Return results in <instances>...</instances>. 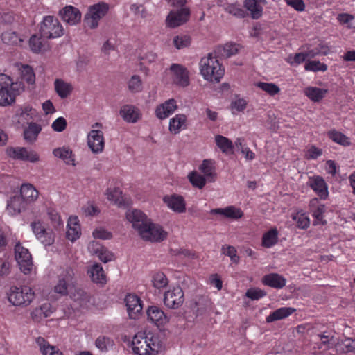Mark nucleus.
Here are the masks:
<instances>
[{
    "label": "nucleus",
    "mask_w": 355,
    "mask_h": 355,
    "mask_svg": "<svg viewBox=\"0 0 355 355\" xmlns=\"http://www.w3.org/2000/svg\"><path fill=\"white\" fill-rule=\"evenodd\" d=\"M200 72L203 78L211 83H219L224 76L225 69L216 56L209 53L200 62Z\"/></svg>",
    "instance_id": "obj_1"
},
{
    "label": "nucleus",
    "mask_w": 355,
    "mask_h": 355,
    "mask_svg": "<svg viewBox=\"0 0 355 355\" xmlns=\"http://www.w3.org/2000/svg\"><path fill=\"white\" fill-rule=\"evenodd\" d=\"M132 349L137 355H157L159 346L154 342L152 337L137 334L132 341Z\"/></svg>",
    "instance_id": "obj_2"
},
{
    "label": "nucleus",
    "mask_w": 355,
    "mask_h": 355,
    "mask_svg": "<svg viewBox=\"0 0 355 355\" xmlns=\"http://www.w3.org/2000/svg\"><path fill=\"white\" fill-rule=\"evenodd\" d=\"M108 10L109 6L104 2L89 6L83 18L85 27L92 30L97 28L100 21L107 15Z\"/></svg>",
    "instance_id": "obj_3"
},
{
    "label": "nucleus",
    "mask_w": 355,
    "mask_h": 355,
    "mask_svg": "<svg viewBox=\"0 0 355 355\" xmlns=\"http://www.w3.org/2000/svg\"><path fill=\"white\" fill-rule=\"evenodd\" d=\"M35 293L32 288L24 286H11L8 293V300L14 306H27L34 299Z\"/></svg>",
    "instance_id": "obj_4"
},
{
    "label": "nucleus",
    "mask_w": 355,
    "mask_h": 355,
    "mask_svg": "<svg viewBox=\"0 0 355 355\" xmlns=\"http://www.w3.org/2000/svg\"><path fill=\"white\" fill-rule=\"evenodd\" d=\"M40 31L45 38H57L64 34L62 26L57 18L48 15L43 18Z\"/></svg>",
    "instance_id": "obj_5"
},
{
    "label": "nucleus",
    "mask_w": 355,
    "mask_h": 355,
    "mask_svg": "<svg viewBox=\"0 0 355 355\" xmlns=\"http://www.w3.org/2000/svg\"><path fill=\"white\" fill-rule=\"evenodd\" d=\"M141 238L147 241L161 242L167 238V232L159 225L149 220L139 232Z\"/></svg>",
    "instance_id": "obj_6"
},
{
    "label": "nucleus",
    "mask_w": 355,
    "mask_h": 355,
    "mask_svg": "<svg viewBox=\"0 0 355 355\" xmlns=\"http://www.w3.org/2000/svg\"><path fill=\"white\" fill-rule=\"evenodd\" d=\"M92 128V129L88 132L87 137L88 147L93 153H101L105 146L103 132L101 130L102 124L95 123Z\"/></svg>",
    "instance_id": "obj_7"
},
{
    "label": "nucleus",
    "mask_w": 355,
    "mask_h": 355,
    "mask_svg": "<svg viewBox=\"0 0 355 355\" xmlns=\"http://www.w3.org/2000/svg\"><path fill=\"white\" fill-rule=\"evenodd\" d=\"M15 257L21 271L25 275L30 273L33 267L31 254L19 242L15 246Z\"/></svg>",
    "instance_id": "obj_8"
},
{
    "label": "nucleus",
    "mask_w": 355,
    "mask_h": 355,
    "mask_svg": "<svg viewBox=\"0 0 355 355\" xmlns=\"http://www.w3.org/2000/svg\"><path fill=\"white\" fill-rule=\"evenodd\" d=\"M31 227L36 238L44 246H50L53 244L55 235L51 229H46L40 221L32 222Z\"/></svg>",
    "instance_id": "obj_9"
},
{
    "label": "nucleus",
    "mask_w": 355,
    "mask_h": 355,
    "mask_svg": "<svg viewBox=\"0 0 355 355\" xmlns=\"http://www.w3.org/2000/svg\"><path fill=\"white\" fill-rule=\"evenodd\" d=\"M189 308L196 317L202 316L211 309V301L207 295H196L190 300Z\"/></svg>",
    "instance_id": "obj_10"
},
{
    "label": "nucleus",
    "mask_w": 355,
    "mask_h": 355,
    "mask_svg": "<svg viewBox=\"0 0 355 355\" xmlns=\"http://www.w3.org/2000/svg\"><path fill=\"white\" fill-rule=\"evenodd\" d=\"M172 82L181 87H186L189 85V77L187 69L181 64H172L169 68Z\"/></svg>",
    "instance_id": "obj_11"
},
{
    "label": "nucleus",
    "mask_w": 355,
    "mask_h": 355,
    "mask_svg": "<svg viewBox=\"0 0 355 355\" xmlns=\"http://www.w3.org/2000/svg\"><path fill=\"white\" fill-rule=\"evenodd\" d=\"M184 302V292L180 286L173 287L164 293V304L173 309H178Z\"/></svg>",
    "instance_id": "obj_12"
},
{
    "label": "nucleus",
    "mask_w": 355,
    "mask_h": 355,
    "mask_svg": "<svg viewBox=\"0 0 355 355\" xmlns=\"http://www.w3.org/2000/svg\"><path fill=\"white\" fill-rule=\"evenodd\" d=\"M190 16L189 8H182L177 10H172L168 15L166 24L169 28H176L186 23Z\"/></svg>",
    "instance_id": "obj_13"
},
{
    "label": "nucleus",
    "mask_w": 355,
    "mask_h": 355,
    "mask_svg": "<svg viewBox=\"0 0 355 355\" xmlns=\"http://www.w3.org/2000/svg\"><path fill=\"white\" fill-rule=\"evenodd\" d=\"M125 306L130 318L137 319L142 311V301L135 294L128 293L125 297Z\"/></svg>",
    "instance_id": "obj_14"
},
{
    "label": "nucleus",
    "mask_w": 355,
    "mask_h": 355,
    "mask_svg": "<svg viewBox=\"0 0 355 355\" xmlns=\"http://www.w3.org/2000/svg\"><path fill=\"white\" fill-rule=\"evenodd\" d=\"M59 14L64 22L71 26L76 25L81 20V12L78 8L72 6H66L60 10Z\"/></svg>",
    "instance_id": "obj_15"
},
{
    "label": "nucleus",
    "mask_w": 355,
    "mask_h": 355,
    "mask_svg": "<svg viewBox=\"0 0 355 355\" xmlns=\"http://www.w3.org/2000/svg\"><path fill=\"white\" fill-rule=\"evenodd\" d=\"M74 276L73 270L71 268H67L60 275L58 284L54 287V291L62 295L68 294V284L71 282Z\"/></svg>",
    "instance_id": "obj_16"
},
{
    "label": "nucleus",
    "mask_w": 355,
    "mask_h": 355,
    "mask_svg": "<svg viewBox=\"0 0 355 355\" xmlns=\"http://www.w3.org/2000/svg\"><path fill=\"white\" fill-rule=\"evenodd\" d=\"M126 218L132 223V227L137 232L150 220L144 212L138 209L128 211Z\"/></svg>",
    "instance_id": "obj_17"
},
{
    "label": "nucleus",
    "mask_w": 355,
    "mask_h": 355,
    "mask_svg": "<svg viewBox=\"0 0 355 355\" xmlns=\"http://www.w3.org/2000/svg\"><path fill=\"white\" fill-rule=\"evenodd\" d=\"M35 114V110L34 109L29 105H25L17 110L13 116V121L21 126H24L33 119Z\"/></svg>",
    "instance_id": "obj_18"
},
{
    "label": "nucleus",
    "mask_w": 355,
    "mask_h": 355,
    "mask_svg": "<svg viewBox=\"0 0 355 355\" xmlns=\"http://www.w3.org/2000/svg\"><path fill=\"white\" fill-rule=\"evenodd\" d=\"M119 113L122 119L127 123H135L141 118L140 110L132 105L122 106Z\"/></svg>",
    "instance_id": "obj_19"
},
{
    "label": "nucleus",
    "mask_w": 355,
    "mask_h": 355,
    "mask_svg": "<svg viewBox=\"0 0 355 355\" xmlns=\"http://www.w3.org/2000/svg\"><path fill=\"white\" fill-rule=\"evenodd\" d=\"M163 201L175 212L181 214L186 211V203L182 196L177 194L165 196L163 198Z\"/></svg>",
    "instance_id": "obj_20"
},
{
    "label": "nucleus",
    "mask_w": 355,
    "mask_h": 355,
    "mask_svg": "<svg viewBox=\"0 0 355 355\" xmlns=\"http://www.w3.org/2000/svg\"><path fill=\"white\" fill-rule=\"evenodd\" d=\"M177 108L176 101L174 98H171L157 106L155 115L159 119L163 120L171 115Z\"/></svg>",
    "instance_id": "obj_21"
},
{
    "label": "nucleus",
    "mask_w": 355,
    "mask_h": 355,
    "mask_svg": "<svg viewBox=\"0 0 355 355\" xmlns=\"http://www.w3.org/2000/svg\"><path fill=\"white\" fill-rule=\"evenodd\" d=\"M92 282L103 286L107 283V277L100 263H96L90 266L87 271Z\"/></svg>",
    "instance_id": "obj_22"
},
{
    "label": "nucleus",
    "mask_w": 355,
    "mask_h": 355,
    "mask_svg": "<svg viewBox=\"0 0 355 355\" xmlns=\"http://www.w3.org/2000/svg\"><path fill=\"white\" fill-rule=\"evenodd\" d=\"M307 184L321 199H326L327 198V186L323 178L320 176L309 178Z\"/></svg>",
    "instance_id": "obj_23"
},
{
    "label": "nucleus",
    "mask_w": 355,
    "mask_h": 355,
    "mask_svg": "<svg viewBox=\"0 0 355 355\" xmlns=\"http://www.w3.org/2000/svg\"><path fill=\"white\" fill-rule=\"evenodd\" d=\"M244 6L250 12L253 19H259L263 14V6L266 4V0H245Z\"/></svg>",
    "instance_id": "obj_24"
},
{
    "label": "nucleus",
    "mask_w": 355,
    "mask_h": 355,
    "mask_svg": "<svg viewBox=\"0 0 355 355\" xmlns=\"http://www.w3.org/2000/svg\"><path fill=\"white\" fill-rule=\"evenodd\" d=\"M53 86L55 93L62 99L68 98L73 90V85L62 78H55Z\"/></svg>",
    "instance_id": "obj_25"
},
{
    "label": "nucleus",
    "mask_w": 355,
    "mask_h": 355,
    "mask_svg": "<svg viewBox=\"0 0 355 355\" xmlns=\"http://www.w3.org/2000/svg\"><path fill=\"white\" fill-rule=\"evenodd\" d=\"M27 202L20 196L11 197L8 201L7 211L10 215H17L26 209Z\"/></svg>",
    "instance_id": "obj_26"
},
{
    "label": "nucleus",
    "mask_w": 355,
    "mask_h": 355,
    "mask_svg": "<svg viewBox=\"0 0 355 355\" xmlns=\"http://www.w3.org/2000/svg\"><path fill=\"white\" fill-rule=\"evenodd\" d=\"M148 319L157 327L165 324L168 319L164 311L156 306H149L147 310Z\"/></svg>",
    "instance_id": "obj_27"
},
{
    "label": "nucleus",
    "mask_w": 355,
    "mask_h": 355,
    "mask_svg": "<svg viewBox=\"0 0 355 355\" xmlns=\"http://www.w3.org/2000/svg\"><path fill=\"white\" fill-rule=\"evenodd\" d=\"M261 282L271 288L281 289L285 286L286 279L278 273H270L263 277Z\"/></svg>",
    "instance_id": "obj_28"
},
{
    "label": "nucleus",
    "mask_w": 355,
    "mask_h": 355,
    "mask_svg": "<svg viewBox=\"0 0 355 355\" xmlns=\"http://www.w3.org/2000/svg\"><path fill=\"white\" fill-rule=\"evenodd\" d=\"M68 230L67 237L69 240L74 241L78 239L80 234V225L77 216H70L67 223Z\"/></svg>",
    "instance_id": "obj_29"
},
{
    "label": "nucleus",
    "mask_w": 355,
    "mask_h": 355,
    "mask_svg": "<svg viewBox=\"0 0 355 355\" xmlns=\"http://www.w3.org/2000/svg\"><path fill=\"white\" fill-rule=\"evenodd\" d=\"M327 92V89L313 86L307 87L304 89L305 96L314 103L320 102L325 97Z\"/></svg>",
    "instance_id": "obj_30"
},
{
    "label": "nucleus",
    "mask_w": 355,
    "mask_h": 355,
    "mask_svg": "<svg viewBox=\"0 0 355 355\" xmlns=\"http://www.w3.org/2000/svg\"><path fill=\"white\" fill-rule=\"evenodd\" d=\"M36 343L43 355H64L58 347L51 345L42 337H38L36 339Z\"/></svg>",
    "instance_id": "obj_31"
},
{
    "label": "nucleus",
    "mask_w": 355,
    "mask_h": 355,
    "mask_svg": "<svg viewBox=\"0 0 355 355\" xmlns=\"http://www.w3.org/2000/svg\"><path fill=\"white\" fill-rule=\"evenodd\" d=\"M187 116L183 114H176L169 121V130L173 134L179 133L186 128Z\"/></svg>",
    "instance_id": "obj_32"
},
{
    "label": "nucleus",
    "mask_w": 355,
    "mask_h": 355,
    "mask_svg": "<svg viewBox=\"0 0 355 355\" xmlns=\"http://www.w3.org/2000/svg\"><path fill=\"white\" fill-rule=\"evenodd\" d=\"M223 6L227 12L236 17L243 18L246 16V12L241 4L236 1L231 0L230 2L223 5Z\"/></svg>",
    "instance_id": "obj_33"
},
{
    "label": "nucleus",
    "mask_w": 355,
    "mask_h": 355,
    "mask_svg": "<svg viewBox=\"0 0 355 355\" xmlns=\"http://www.w3.org/2000/svg\"><path fill=\"white\" fill-rule=\"evenodd\" d=\"M295 311V309L291 307H282L272 312L266 317V322L270 323L274 321L284 319Z\"/></svg>",
    "instance_id": "obj_34"
},
{
    "label": "nucleus",
    "mask_w": 355,
    "mask_h": 355,
    "mask_svg": "<svg viewBox=\"0 0 355 355\" xmlns=\"http://www.w3.org/2000/svg\"><path fill=\"white\" fill-rule=\"evenodd\" d=\"M215 169V162L210 159H204L199 166V170L209 181L214 180Z\"/></svg>",
    "instance_id": "obj_35"
},
{
    "label": "nucleus",
    "mask_w": 355,
    "mask_h": 355,
    "mask_svg": "<svg viewBox=\"0 0 355 355\" xmlns=\"http://www.w3.org/2000/svg\"><path fill=\"white\" fill-rule=\"evenodd\" d=\"M20 196L28 202L35 200L38 197L37 190L31 184H23L20 189Z\"/></svg>",
    "instance_id": "obj_36"
},
{
    "label": "nucleus",
    "mask_w": 355,
    "mask_h": 355,
    "mask_svg": "<svg viewBox=\"0 0 355 355\" xmlns=\"http://www.w3.org/2000/svg\"><path fill=\"white\" fill-rule=\"evenodd\" d=\"M42 128L35 123H30L28 126L24 130V139L28 142H33L36 140Z\"/></svg>",
    "instance_id": "obj_37"
},
{
    "label": "nucleus",
    "mask_w": 355,
    "mask_h": 355,
    "mask_svg": "<svg viewBox=\"0 0 355 355\" xmlns=\"http://www.w3.org/2000/svg\"><path fill=\"white\" fill-rule=\"evenodd\" d=\"M29 46L33 52L38 53L46 50L47 44L42 37L33 35L29 40Z\"/></svg>",
    "instance_id": "obj_38"
},
{
    "label": "nucleus",
    "mask_w": 355,
    "mask_h": 355,
    "mask_svg": "<svg viewBox=\"0 0 355 355\" xmlns=\"http://www.w3.org/2000/svg\"><path fill=\"white\" fill-rule=\"evenodd\" d=\"M278 241V232L276 228L271 229L262 237V245L266 248H270L275 245Z\"/></svg>",
    "instance_id": "obj_39"
},
{
    "label": "nucleus",
    "mask_w": 355,
    "mask_h": 355,
    "mask_svg": "<svg viewBox=\"0 0 355 355\" xmlns=\"http://www.w3.org/2000/svg\"><path fill=\"white\" fill-rule=\"evenodd\" d=\"M327 135L329 139H331L334 142L337 143L340 145L347 146L351 144L350 139L349 137L345 136L340 132H338L336 130H331L328 132Z\"/></svg>",
    "instance_id": "obj_40"
},
{
    "label": "nucleus",
    "mask_w": 355,
    "mask_h": 355,
    "mask_svg": "<svg viewBox=\"0 0 355 355\" xmlns=\"http://www.w3.org/2000/svg\"><path fill=\"white\" fill-rule=\"evenodd\" d=\"M215 141L217 146L223 153L232 152L234 144H232V141L228 138L222 135H216L215 137Z\"/></svg>",
    "instance_id": "obj_41"
},
{
    "label": "nucleus",
    "mask_w": 355,
    "mask_h": 355,
    "mask_svg": "<svg viewBox=\"0 0 355 355\" xmlns=\"http://www.w3.org/2000/svg\"><path fill=\"white\" fill-rule=\"evenodd\" d=\"M14 102V95L11 94L8 86L0 87V106H8Z\"/></svg>",
    "instance_id": "obj_42"
},
{
    "label": "nucleus",
    "mask_w": 355,
    "mask_h": 355,
    "mask_svg": "<svg viewBox=\"0 0 355 355\" xmlns=\"http://www.w3.org/2000/svg\"><path fill=\"white\" fill-rule=\"evenodd\" d=\"M1 40L3 43L9 45H17L23 41L15 32L7 31L2 33Z\"/></svg>",
    "instance_id": "obj_43"
},
{
    "label": "nucleus",
    "mask_w": 355,
    "mask_h": 355,
    "mask_svg": "<svg viewBox=\"0 0 355 355\" xmlns=\"http://www.w3.org/2000/svg\"><path fill=\"white\" fill-rule=\"evenodd\" d=\"M255 85L265 92L270 96H275L280 92V88L278 85L272 83L258 82Z\"/></svg>",
    "instance_id": "obj_44"
},
{
    "label": "nucleus",
    "mask_w": 355,
    "mask_h": 355,
    "mask_svg": "<svg viewBox=\"0 0 355 355\" xmlns=\"http://www.w3.org/2000/svg\"><path fill=\"white\" fill-rule=\"evenodd\" d=\"M114 345V340L105 336H99L95 341L96 347L102 352H107L108 349L112 347Z\"/></svg>",
    "instance_id": "obj_45"
},
{
    "label": "nucleus",
    "mask_w": 355,
    "mask_h": 355,
    "mask_svg": "<svg viewBox=\"0 0 355 355\" xmlns=\"http://www.w3.org/2000/svg\"><path fill=\"white\" fill-rule=\"evenodd\" d=\"M191 184L196 188L202 189L206 184L205 176H203L196 171H192L188 175Z\"/></svg>",
    "instance_id": "obj_46"
},
{
    "label": "nucleus",
    "mask_w": 355,
    "mask_h": 355,
    "mask_svg": "<svg viewBox=\"0 0 355 355\" xmlns=\"http://www.w3.org/2000/svg\"><path fill=\"white\" fill-rule=\"evenodd\" d=\"M21 79L28 85H33L35 81V76L32 67L28 65H23L20 68Z\"/></svg>",
    "instance_id": "obj_47"
},
{
    "label": "nucleus",
    "mask_w": 355,
    "mask_h": 355,
    "mask_svg": "<svg viewBox=\"0 0 355 355\" xmlns=\"http://www.w3.org/2000/svg\"><path fill=\"white\" fill-rule=\"evenodd\" d=\"M232 153H241L243 155H249L250 153H252L250 148L246 146L244 142V139L242 138H237L234 144Z\"/></svg>",
    "instance_id": "obj_48"
},
{
    "label": "nucleus",
    "mask_w": 355,
    "mask_h": 355,
    "mask_svg": "<svg viewBox=\"0 0 355 355\" xmlns=\"http://www.w3.org/2000/svg\"><path fill=\"white\" fill-rule=\"evenodd\" d=\"M107 198L118 204L119 206L122 205L123 197L122 192L119 188H114V189H107L106 191Z\"/></svg>",
    "instance_id": "obj_49"
},
{
    "label": "nucleus",
    "mask_w": 355,
    "mask_h": 355,
    "mask_svg": "<svg viewBox=\"0 0 355 355\" xmlns=\"http://www.w3.org/2000/svg\"><path fill=\"white\" fill-rule=\"evenodd\" d=\"M327 65L318 60L307 61L304 66V69L307 71H326Z\"/></svg>",
    "instance_id": "obj_50"
},
{
    "label": "nucleus",
    "mask_w": 355,
    "mask_h": 355,
    "mask_svg": "<svg viewBox=\"0 0 355 355\" xmlns=\"http://www.w3.org/2000/svg\"><path fill=\"white\" fill-rule=\"evenodd\" d=\"M128 89L132 93H138L141 92L143 84L140 77L137 75L132 76L128 82Z\"/></svg>",
    "instance_id": "obj_51"
},
{
    "label": "nucleus",
    "mask_w": 355,
    "mask_h": 355,
    "mask_svg": "<svg viewBox=\"0 0 355 355\" xmlns=\"http://www.w3.org/2000/svg\"><path fill=\"white\" fill-rule=\"evenodd\" d=\"M152 282L155 288L161 289L167 286L168 281L163 272H158L153 275Z\"/></svg>",
    "instance_id": "obj_52"
},
{
    "label": "nucleus",
    "mask_w": 355,
    "mask_h": 355,
    "mask_svg": "<svg viewBox=\"0 0 355 355\" xmlns=\"http://www.w3.org/2000/svg\"><path fill=\"white\" fill-rule=\"evenodd\" d=\"M173 43L177 49H181L190 45L191 38L186 35H177L174 37Z\"/></svg>",
    "instance_id": "obj_53"
},
{
    "label": "nucleus",
    "mask_w": 355,
    "mask_h": 355,
    "mask_svg": "<svg viewBox=\"0 0 355 355\" xmlns=\"http://www.w3.org/2000/svg\"><path fill=\"white\" fill-rule=\"evenodd\" d=\"M96 253L97 254L98 259L105 263L114 261L116 259L114 254L105 248L98 249Z\"/></svg>",
    "instance_id": "obj_54"
},
{
    "label": "nucleus",
    "mask_w": 355,
    "mask_h": 355,
    "mask_svg": "<svg viewBox=\"0 0 355 355\" xmlns=\"http://www.w3.org/2000/svg\"><path fill=\"white\" fill-rule=\"evenodd\" d=\"M286 62L292 66H297L306 60L304 52L290 54L286 59Z\"/></svg>",
    "instance_id": "obj_55"
},
{
    "label": "nucleus",
    "mask_w": 355,
    "mask_h": 355,
    "mask_svg": "<svg viewBox=\"0 0 355 355\" xmlns=\"http://www.w3.org/2000/svg\"><path fill=\"white\" fill-rule=\"evenodd\" d=\"M340 349L343 353H355V338H347L339 345Z\"/></svg>",
    "instance_id": "obj_56"
},
{
    "label": "nucleus",
    "mask_w": 355,
    "mask_h": 355,
    "mask_svg": "<svg viewBox=\"0 0 355 355\" xmlns=\"http://www.w3.org/2000/svg\"><path fill=\"white\" fill-rule=\"evenodd\" d=\"M222 251L225 255L228 256L230 258L232 263L236 264L239 263L240 259L237 255V250L234 246L223 245L222 247Z\"/></svg>",
    "instance_id": "obj_57"
},
{
    "label": "nucleus",
    "mask_w": 355,
    "mask_h": 355,
    "mask_svg": "<svg viewBox=\"0 0 355 355\" xmlns=\"http://www.w3.org/2000/svg\"><path fill=\"white\" fill-rule=\"evenodd\" d=\"M225 217L236 220L241 218L243 216V212L239 208H236L234 206H229L225 208Z\"/></svg>",
    "instance_id": "obj_58"
},
{
    "label": "nucleus",
    "mask_w": 355,
    "mask_h": 355,
    "mask_svg": "<svg viewBox=\"0 0 355 355\" xmlns=\"http://www.w3.org/2000/svg\"><path fill=\"white\" fill-rule=\"evenodd\" d=\"M266 292L258 288H251L247 290L245 296L252 300H258L266 295Z\"/></svg>",
    "instance_id": "obj_59"
},
{
    "label": "nucleus",
    "mask_w": 355,
    "mask_h": 355,
    "mask_svg": "<svg viewBox=\"0 0 355 355\" xmlns=\"http://www.w3.org/2000/svg\"><path fill=\"white\" fill-rule=\"evenodd\" d=\"M130 9L138 17L146 18L148 16L147 10L141 4L133 3L130 6Z\"/></svg>",
    "instance_id": "obj_60"
},
{
    "label": "nucleus",
    "mask_w": 355,
    "mask_h": 355,
    "mask_svg": "<svg viewBox=\"0 0 355 355\" xmlns=\"http://www.w3.org/2000/svg\"><path fill=\"white\" fill-rule=\"evenodd\" d=\"M239 46L234 43H227L223 46V55L227 58L236 55L239 52Z\"/></svg>",
    "instance_id": "obj_61"
},
{
    "label": "nucleus",
    "mask_w": 355,
    "mask_h": 355,
    "mask_svg": "<svg viewBox=\"0 0 355 355\" xmlns=\"http://www.w3.org/2000/svg\"><path fill=\"white\" fill-rule=\"evenodd\" d=\"M8 155H31V151L24 147H9L6 150Z\"/></svg>",
    "instance_id": "obj_62"
},
{
    "label": "nucleus",
    "mask_w": 355,
    "mask_h": 355,
    "mask_svg": "<svg viewBox=\"0 0 355 355\" xmlns=\"http://www.w3.org/2000/svg\"><path fill=\"white\" fill-rule=\"evenodd\" d=\"M67 121L62 117H58L51 124V128L55 132H61L66 129Z\"/></svg>",
    "instance_id": "obj_63"
},
{
    "label": "nucleus",
    "mask_w": 355,
    "mask_h": 355,
    "mask_svg": "<svg viewBox=\"0 0 355 355\" xmlns=\"http://www.w3.org/2000/svg\"><path fill=\"white\" fill-rule=\"evenodd\" d=\"M247 105V102L243 98H239L234 101L231 104L233 114L243 111Z\"/></svg>",
    "instance_id": "obj_64"
}]
</instances>
